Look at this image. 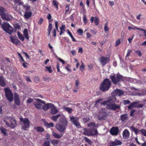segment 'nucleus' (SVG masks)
Here are the masks:
<instances>
[{"label":"nucleus","mask_w":146,"mask_h":146,"mask_svg":"<svg viewBox=\"0 0 146 146\" xmlns=\"http://www.w3.org/2000/svg\"><path fill=\"white\" fill-rule=\"evenodd\" d=\"M116 100V98L115 96H110L107 98V100L104 101L100 104L101 105H106V108L107 109L115 111L120 108V105L115 103Z\"/></svg>","instance_id":"f257e3e1"},{"label":"nucleus","mask_w":146,"mask_h":146,"mask_svg":"<svg viewBox=\"0 0 146 146\" xmlns=\"http://www.w3.org/2000/svg\"><path fill=\"white\" fill-rule=\"evenodd\" d=\"M3 121L7 126L12 129L14 128L17 126L16 120L11 117H6L4 118Z\"/></svg>","instance_id":"f03ea898"},{"label":"nucleus","mask_w":146,"mask_h":146,"mask_svg":"<svg viewBox=\"0 0 146 146\" xmlns=\"http://www.w3.org/2000/svg\"><path fill=\"white\" fill-rule=\"evenodd\" d=\"M111 84V83L110 80L107 78H106L100 84V89L103 92L107 91L110 87Z\"/></svg>","instance_id":"7ed1b4c3"},{"label":"nucleus","mask_w":146,"mask_h":146,"mask_svg":"<svg viewBox=\"0 0 146 146\" xmlns=\"http://www.w3.org/2000/svg\"><path fill=\"white\" fill-rule=\"evenodd\" d=\"M110 78L111 82L114 85L116 84L121 81H123V76L119 74H114L113 75L110 76Z\"/></svg>","instance_id":"20e7f679"},{"label":"nucleus","mask_w":146,"mask_h":146,"mask_svg":"<svg viewBox=\"0 0 146 146\" xmlns=\"http://www.w3.org/2000/svg\"><path fill=\"white\" fill-rule=\"evenodd\" d=\"M51 108L50 113H51L54 114L58 112V111L54 106V104L52 103H47L45 104L42 107L43 109L44 110H47L48 109Z\"/></svg>","instance_id":"39448f33"},{"label":"nucleus","mask_w":146,"mask_h":146,"mask_svg":"<svg viewBox=\"0 0 146 146\" xmlns=\"http://www.w3.org/2000/svg\"><path fill=\"white\" fill-rule=\"evenodd\" d=\"M20 121L21 123V129L24 130H27L30 127V121L28 118H21Z\"/></svg>","instance_id":"423d86ee"},{"label":"nucleus","mask_w":146,"mask_h":146,"mask_svg":"<svg viewBox=\"0 0 146 146\" xmlns=\"http://www.w3.org/2000/svg\"><path fill=\"white\" fill-rule=\"evenodd\" d=\"M1 26L3 30L10 35L13 32V28L8 23L4 22Z\"/></svg>","instance_id":"0eeeda50"},{"label":"nucleus","mask_w":146,"mask_h":146,"mask_svg":"<svg viewBox=\"0 0 146 146\" xmlns=\"http://www.w3.org/2000/svg\"><path fill=\"white\" fill-rule=\"evenodd\" d=\"M83 134L88 136H94L97 135L98 133L96 129L94 130L92 129H86L84 128L83 129Z\"/></svg>","instance_id":"6e6552de"},{"label":"nucleus","mask_w":146,"mask_h":146,"mask_svg":"<svg viewBox=\"0 0 146 146\" xmlns=\"http://www.w3.org/2000/svg\"><path fill=\"white\" fill-rule=\"evenodd\" d=\"M6 10L5 8L2 6H0V15L1 18L3 20L9 21L10 18L8 15L5 13Z\"/></svg>","instance_id":"1a4fd4ad"},{"label":"nucleus","mask_w":146,"mask_h":146,"mask_svg":"<svg viewBox=\"0 0 146 146\" xmlns=\"http://www.w3.org/2000/svg\"><path fill=\"white\" fill-rule=\"evenodd\" d=\"M5 96L7 100L9 102H11L13 99L12 93L11 90L9 88H4Z\"/></svg>","instance_id":"9d476101"},{"label":"nucleus","mask_w":146,"mask_h":146,"mask_svg":"<svg viewBox=\"0 0 146 146\" xmlns=\"http://www.w3.org/2000/svg\"><path fill=\"white\" fill-rule=\"evenodd\" d=\"M110 61L109 58L102 56L100 58V61L101 65L104 66Z\"/></svg>","instance_id":"9b49d317"},{"label":"nucleus","mask_w":146,"mask_h":146,"mask_svg":"<svg viewBox=\"0 0 146 146\" xmlns=\"http://www.w3.org/2000/svg\"><path fill=\"white\" fill-rule=\"evenodd\" d=\"M55 127L58 131L61 132L64 131L66 129V126L59 123L56 124Z\"/></svg>","instance_id":"f8f14e48"},{"label":"nucleus","mask_w":146,"mask_h":146,"mask_svg":"<svg viewBox=\"0 0 146 146\" xmlns=\"http://www.w3.org/2000/svg\"><path fill=\"white\" fill-rule=\"evenodd\" d=\"M122 142L120 140L115 139L114 141H112L109 143V146H117L121 145Z\"/></svg>","instance_id":"ddd939ff"},{"label":"nucleus","mask_w":146,"mask_h":146,"mask_svg":"<svg viewBox=\"0 0 146 146\" xmlns=\"http://www.w3.org/2000/svg\"><path fill=\"white\" fill-rule=\"evenodd\" d=\"M119 132V129L117 127H113L110 129V133L113 135H117Z\"/></svg>","instance_id":"4468645a"},{"label":"nucleus","mask_w":146,"mask_h":146,"mask_svg":"<svg viewBox=\"0 0 146 146\" xmlns=\"http://www.w3.org/2000/svg\"><path fill=\"white\" fill-rule=\"evenodd\" d=\"M140 102V101H138L136 102H134L131 103V104L132 105L133 108H138L143 107L144 106L143 104H139V103Z\"/></svg>","instance_id":"2eb2a0df"},{"label":"nucleus","mask_w":146,"mask_h":146,"mask_svg":"<svg viewBox=\"0 0 146 146\" xmlns=\"http://www.w3.org/2000/svg\"><path fill=\"white\" fill-rule=\"evenodd\" d=\"M113 94L114 95L117 96H121L124 94V92L120 89L116 88L113 92Z\"/></svg>","instance_id":"dca6fc26"},{"label":"nucleus","mask_w":146,"mask_h":146,"mask_svg":"<svg viewBox=\"0 0 146 146\" xmlns=\"http://www.w3.org/2000/svg\"><path fill=\"white\" fill-rule=\"evenodd\" d=\"M60 123L62 125L67 126L68 124V121L65 117H60L59 119Z\"/></svg>","instance_id":"f3484780"},{"label":"nucleus","mask_w":146,"mask_h":146,"mask_svg":"<svg viewBox=\"0 0 146 146\" xmlns=\"http://www.w3.org/2000/svg\"><path fill=\"white\" fill-rule=\"evenodd\" d=\"M122 135L124 139H127L130 135V133L129 131L126 129H125L123 132Z\"/></svg>","instance_id":"a211bd4d"},{"label":"nucleus","mask_w":146,"mask_h":146,"mask_svg":"<svg viewBox=\"0 0 146 146\" xmlns=\"http://www.w3.org/2000/svg\"><path fill=\"white\" fill-rule=\"evenodd\" d=\"M9 38L11 42L17 45L20 42V41L18 40V39L17 38H16L15 37H13L12 36H11Z\"/></svg>","instance_id":"6ab92c4d"},{"label":"nucleus","mask_w":146,"mask_h":146,"mask_svg":"<svg viewBox=\"0 0 146 146\" xmlns=\"http://www.w3.org/2000/svg\"><path fill=\"white\" fill-rule=\"evenodd\" d=\"M14 102L15 104L19 106L20 104V102L18 94L16 93H14Z\"/></svg>","instance_id":"aec40b11"},{"label":"nucleus","mask_w":146,"mask_h":146,"mask_svg":"<svg viewBox=\"0 0 146 146\" xmlns=\"http://www.w3.org/2000/svg\"><path fill=\"white\" fill-rule=\"evenodd\" d=\"M128 115L127 113H125L121 115L120 119L122 122H124L128 119Z\"/></svg>","instance_id":"412c9836"},{"label":"nucleus","mask_w":146,"mask_h":146,"mask_svg":"<svg viewBox=\"0 0 146 146\" xmlns=\"http://www.w3.org/2000/svg\"><path fill=\"white\" fill-rule=\"evenodd\" d=\"M0 85L3 87H5L6 86L5 78L3 76L0 77Z\"/></svg>","instance_id":"4be33fe9"},{"label":"nucleus","mask_w":146,"mask_h":146,"mask_svg":"<svg viewBox=\"0 0 146 146\" xmlns=\"http://www.w3.org/2000/svg\"><path fill=\"white\" fill-rule=\"evenodd\" d=\"M106 114L104 112L102 113H100L97 116V118L99 120H102L105 119V118L106 117Z\"/></svg>","instance_id":"5701e85b"},{"label":"nucleus","mask_w":146,"mask_h":146,"mask_svg":"<svg viewBox=\"0 0 146 146\" xmlns=\"http://www.w3.org/2000/svg\"><path fill=\"white\" fill-rule=\"evenodd\" d=\"M23 9H25V12H29L30 11V6L28 4H26L24 5L23 3V5H22Z\"/></svg>","instance_id":"b1692460"},{"label":"nucleus","mask_w":146,"mask_h":146,"mask_svg":"<svg viewBox=\"0 0 146 146\" xmlns=\"http://www.w3.org/2000/svg\"><path fill=\"white\" fill-rule=\"evenodd\" d=\"M32 15V13L31 12H25L24 15V17L25 19H28Z\"/></svg>","instance_id":"393cba45"},{"label":"nucleus","mask_w":146,"mask_h":146,"mask_svg":"<svg viewBox=\"0 0 146 146\" xmlns=\"http://www.w3.org/2000/svg\"><path fill=\"white\" fill-rule=\"evenodd\" d=\"M52 134L53 136L56 139H60L61 138L63 135V134H61L60 135H59L54 131L52 132Z\"/></svg>","instance_id":"a878e982"},{"label":"nucleus","mask_w":146,"mask_h":146,"mask_svg":"<svg viewBox=\"0 0 146 146\" xmlns=\"http://www.w3.org/2000/svg\"><path fill=\"white\" fill-rule=\"evenodd\" d=\"M44 123V125L47 128L53 127L54 126V124L53 123L50 122V123H48L45 121Z\"/></svg>","instance_id":"bb28decb"},{"label":"nucleus","mask_w":146,"mask_h":146,"mask_svg":"<svg viewBox=\"0 0 146 146\" xmlns=\"http://www.w3.org/2000/svg\"><path fill=\"white\" fill-rule=\"evenodd\" d=\"M70 120L72 123L73 124L75 123L78 121V118L77 117H72L70 118Z\"/></svg>","instance_id":"cd10ccee"},{"label":"nucleus","mask_w":146,"mask_h":146,"mask_svg":"<svg viewBox=\"0 0 146 146\" xmlns=\"http://www.w3.org/2000/svg\"><path fill=\"white\" fill-rule=\"evenodd\" d=\"M34 105L36 108L39 109H41L42 107V104L38 102H35Z\"/></svg>","instance_id":"c85d7f7f"},{"label":"nucleus","mask_w":146,"mask_h":146,"mask_svg":"<svg viewBox=\"0 0 146 146\" xmlns=\"http://www.w3.org/2000/svg\"><path fill=\"white\" fill-rule=\"evenodd\" d=\"M20 5L19 4L17 5V4L14 3V5L13 6V8L15 11H19V10Z\"/></svg>","instance_id":"c756f323"},{"label":"nucleus","mask_w":146,"mask_h":146,"mask_svg":"<svg viewBox=\"0 0 146 146\" xmlns=\"http://www.w3.org/2000/svg\"><path fill=\"white\" fill-rule=\"evenodd\" d=\"M59 142V141L57 140L52 139L51 140V143L54 146H56Z\"/></svg>","instance_id":"7c9ffc66"},{"label":"nucleus","mask_w":146,"mask_h":146,"mask_svg":"<svg viewBox=\"0 0 146 146\" xmlns=\"http://www.w3.org/2000/svg\"><path fill=\"white\" fill-rule=\"evenodd\" d=\"M61 116L60 115L58 114H57L56 115L52 116L51 117V119H52L54 121H56L58 118Z\"/></svg>","instance_id":"2f4dec72"},{"label":"nucleus","mask_w":146,"mask_h":146,"mask_svg":"<svg viewBox=\"0 0 146 146\" xmlns=\"http://www.w3.org/2000/svg\"><path fill=\"white\" fill-rule=\"evenodd\" d=\"M17 35L19 38L20 40H21L22 41L24 40L25 38L23 35L20 32H18L17 33Z\"/></svg>","instance_id":"473e14b6"},{"label":"nucleus","mask_w":146,"mask_h":146,"mask_svg":"<svg viewBox=\"0 0 146 146\" xmlns=\"http://www.w3.org/2000/svg\"><path fill=\"white\" fill-rule=\"evenodd\" d=\"M52 4L56 9H58V3L56 0H53Z\"/></svg>","instance_id":"72a5a7b5"},{"label":"nucleus","mask_w":146,"mask_h":146,"mask_svg":"<svg viewBox=\"0 0 146 146\" xmlns=\"http://www.w3.org/2000/svg\"><path fill=\"white\" fill-rule=\"evenodd\" d=\"M36 129L37 131L39 132H42L44 131V129L41 127H37L35 128Z\"/></svg>","instance_id":"f704fd0d"},{"label":"nucleus","mask_w":146,"mask_h":146,"mask_svg":"<svg viewBox=\"0 0 146 146\" xmlns=\"http://www.w3.org/2000/svg\"><path fill=\"white\" fill-rule=\"evenodd\" d=\"M23 33L26 38L27 40L29 39V36L28 35V31L27 29H25Z\"/></svg>","instance_id":"c9c22d12"},{"label":"nucleus","mask_w":146,"mask_h":146,"mask_svg":"<svg viewBox=\"0 0 146 146\" xmlns=\"http://www.w3.org/2000/svg\"><path fill=\"white\" fill-rule=\"evenodd\" d=\"M52 24L50 23H49V26L48 27V36L50 35V32L51 30H52Z\"/></svg>","instance_id":"e433bc0d"},{"label":"nucleus","mask_w":146,"mask_h":146,"mask_svg":"<svg viewBox=\"0 0 146 146\" xmlns=\"http://www.w3.org/2000/svg\"><path fill=\"white\" fill-rule=\"evenodd\" d=\"M67 31L68 34L70 35V36L71 38L72 41L74 42H76V40L74 38L70 31L68 29L67 30Z\"/></svg>","instance_id":"4c0bfd02"},{"label":"nucleus","mask_w":146,"mask_h":146,"mask_svg":"<svg viewBox=\"0 0 146 146\" xmlns=\"http://www.w3.org/2000/svg\"><path fill=\"white\" fill-rule=\"evenodd\" d=\"M94 23L96 26H98L99 24V19L98 17H94Z\"/></svg>","instance_id":"58836bf2"},{"label":"nucleus","mask_w":146,"mask_h":146,"mask_svg":"<svg viewBox=\"0 0 146 146\" xmlns=\"http://www.w3.org/2000/svg\"><path fill=\"white\" fill-rule=\"evenodd\" d=\"M14 3L15 4H18L19 5H23V3L21 0H14Z\"/></svg>","instance_id":"ea45409f"},{"label":"nucleus","mask_w":146,"mask_h":146,"mask_svg":"<svg viewBox=\"0 0 146 146\" xmlns=\"http://www.w3.org/2000/svg\"><path fill=\"white\" fill-rule=\"evenodd\" d=\"M130 129H132V131H134L136 135H137L139 131L137 129L135 128L133 126H131L130 128Z\"/></svg>","instance_id":"a19ab883"},{"label":"nucleus","mask_w":146,"mask_h":146,"mask_svg":"<svg viewBox=\"0 0 146 146\" xmlns=\"http://www.w3.org/2000/svg\"><path fill=\"white\" fill-rule=\"evenodd\" d=\"M84 138V140L87 143L90 145H91L92 144V142L91 140L89 139L86 137H85Z\"/></svg>","instance_id":"79ce46f5"},{"label":"nucleus","mask_w":146,"mask_h":146,"mask_svg":"<svg viewBox=\"0 0 146 146\" xmlns=\"http://www.w3.org/2000/svg\"><path fill=\"white\" fill-rule=\"evenodd\" d=\"M64 110L66 111H68L69 113H70L72 112V109L68 107H65L64 108Z\"/></svg>","instance_id":"37998d69"},{"label":"nucleus","mask_w":146,"mask_h":146,"mask_svg":"<svg viewBox=\"0 0 146 146\" xmlns=\"http://www.w3.org/2000/svg\"><path fill=\"white\" fill-rule=\"evenodd\" d=\"M42 146H50V141L48 140L45 141L43 143Z\"/></svg>","instance_id":"c03bdc74"},{"label":"nucleus","mask_w":146,"mask_h":146,"mask_svg":"<svg viewBox=\"0 0 146 146\" xmlns=\"http://www.w3.org/2000/svg\"><path fill=\"white\" fill-rule=\"evenodd\" d=\"M1 133L3 134L4 136L7 135V133L6 132V130L4 128H2L1 129Z\"/></svg>","instance_id":"a18cd8bd"},{"label":"nucleus","mask_w":146,"mask_h":146,"mask_svg":"<svg viewBox=\"0 0 146 146\" xmlns=\"http://www.w3.org/2000/svg\"><path fill=\"white\" fill-rule=\"evenodd\" d=\"M88 127H92L93 128L95 127H96V125L94 122L88 124Z\"/></svg>","instance_id":"49530a36"},{"label":"nucleus","mask_w":146,"mask_h":146,"mask_svg":"<svg viewBox=\"0 0 146 146\" xmlns=\"http://www.w3.org/2000/svg\"><path fill=\"white\" fill-rule=\"evenodd\" d=\"M108 23H106L105 24L104 29V31L106 32L108 31L109 30V28L108 26Z\"/></svg>","instance_id":"de8ad7c7"},{"label":"nucleus","mask_w":146,"mask_h":146,"mask_svg":"<svg viewBox=\"0 0 146 146\" xmlns=\"http://www.w3.org/2000/svg\"><path fill=\"white\" fill-rule=\"evenodd\" d=\"M135 28L137 29L138 30H139L141 31H143L144 32V35L146 37V30L143 29L139 28L137 27H135Z\"/></svg>","instance_id":"09e8293b"},{"label":"nucleus","mask_w":146,"mask_h":146,"mask_svg":"<svg viewBox=\"0 0 146 146\" xmlns=\"http://www.w3.org/2000/svg\"><path fill=\"white\" fill-rule=\"evenodd\" d=\"M77 32L80 35L82 36L83 35V31L81 29H78L77 30Z\"/></svg>","instance_id":"8fccbe9b"},{"label":"nucleus","mask_w":146,"mask_h":146,"mask_svg":"<svg viewBox=\"0 0 146 146\" xmlns=\"http://www.w3.org/2000/svg\"><path fill=\"white\" fill-rule=\"evenodd\" d=\"M74 124L77 128H80L81 127L80 123L78 122V121L75 123H74V124Z\"/></svg>","instance_id":"3c124183"},{"label":"nucleus","mask_w":146,"mask_h":146,"mask_svg":"<svg viewBox=\"0 0 146 146\" xmlns=\"http://www.w3.org/2000/svg\"><path fill=\"white\" fill-rule=\"evenodd\" d=\"M121 43V41L120 39H119L118 40H117L115 42V47L117 46H118Z\"/></svg>","instance_id":"603ef678"},{"label":"nucleus","mask_w":146,"mask_h":146,"mask_svg":"<svg viewBox=\"0 0 146 146\" xmlns=\"http://www.w3.org/2000/svg\"><path fill=\"white\" fill-rule=\"evenodd\" d=\"M44 20L42 18H41L40 19L39 21L38 22V25H41L42 23V22Z\"/></svg>","instance_id":"864d4df0"},{"label":"nucleus","mask_w":146,"mask_h":146,"mask_svg":"<svg viewBox=\"0 0 146 146\" xmlns=\"http://www.w3.org/2000/svg\"><path fill=\"white\" fill-rule=\"evenodd\" d=\"M141 132L143 135L146 137V130L144 129H142Z\"/></svg>","instance_id":"5fc2aeb1"},{"label":"nucleus","mask_w":146,"mask_h":146,"mask_svg":"<svg viewBox=\"0 0 146 146\" xmlns=\"http://www.w3.org/2000/svg\"><path fill=\"white\" fill-rule=\"evenodd\" d=\"M84 67L85 66L84 64V63L82 62V64L80 66V70H81L82 72V71L84 70Z\"/></svg>","instance_id":"6e6d98bb"},{"label":"nucleus","mask_w":146,"mask_h":146,"mask_svg":"<svg viewBox=\"0 0 146 146\" xmlns=\"http://www.w3.org/2000/svg\"><path fill=\"white\" fill-rule=\"evenodd\" d=\"M70 5H66V6L65 13H67L69 10Z\"/></svg>","instance_id":"4d7b16f0"},{"label":"nucleus","mask_w":146,"mask_h":146,"mask_svg":"<svg viewBox=\"0 0 146 146\" xmlns=\"http://www.w3.org/2000/svg\"><path fill=\"white\" fill-rule=\"evenodd\" d=\"M83 120L86 123L90 120V118L89 117H86L83 119Z\"/></svg>","instance_id":"13d9d810"},{"label":"nucleus","mask_w":146,"mask_h":146,"mask_svg":"<svg viewBox=\"0 0 146 146\" xmlns=\"http://www.w3.org/2000/svg\"><path fill=\"white\" fill-rule=\"evenodd\" d=\"M33 101V100L31 98H29L27 100V103H30Z\"/></svg>","instance_id":"bf43d9fd"},{"label":"nucleus","mask_w":146,"mask_h":146,"mask_svg":"<svg viewBox=\"0 0 146 146\" xmlns=\"http://www.w3.org/2000/svg\"><path fill=\"white\" fill-rule=\"evenodd\" d=\"M123 104L125 105L127 104H129L130 103V101L129 100H123Z\"/></svg>","instance_id":"052dcab7"},{"label":"nucleus","mask_w":146,"mask_h":146,"mask_svg":"<svg viewBox=\"0 0 146 146\" xmlns=\"http://www.w3.org/2000/svg\"><path fill=\"white\" fill-rule=\"evenodd\" d=\"M88 69L89 70H92L93 68V65L92 64H90L88 65Z\"/></svg>","instance_id":"680f3d73"},{"label":"nucleus","mask_w":146,"mask_h":146,"mask_svg":"<svg viewBox=\"0 0 146 146\" xmlns=\"http://www.w3.org/2000/svg\"><path fill=\"white\" fill-rule=\"evenodd\" d=\"M136 110L135 109H133L131 111V112L130 115L131 116H134V113L135 112Z\"/></svg>","instance_id":"e2e57ef3"},{"label":"nucleus","mask_w":146,"mask_h":146,"mask_svg":"<svg viewBox=\"0 0 146 146\" xmlns=\"http://www.w3.org/2000/svg\"><path fill=\"white\" fill-rule=\"evenodd\" d=\"M45 68L46 69H47V70L49 72V73H51L52 72V71L50 66L48 67L47 66H46Z\"/></svg>","instance_id":"0e129e2a"},{"label":"nucleus","mask_w":146,"mask_h":146,"mask_svg":"<svg viewBox=\"0 0 146 146\" xmlns=\"http://www.w3.org/2000/svg\"><path fill=\"white\" fill-rule=\"evenodd\" d=\"M65 26L64 25H62L61 27L60 28V31H65Z\"/></svg>","instance_id":"69168bd1"},{"label":"nucleus","mask_w":146,"mask_h":146,"mask_svg":"<svg viewBox=\"0 0 146 146\" xmlns=\"http://www.w3.org/2000/svg\"><path fill=\"white\" fill-rule=\"evenodd\" d=\"M40 78L38 76H35L34 78V81L36 82H38Z\"/></svg>","instance_id":"338daca9"},{"label":"nucleus","mask_w":146,"mask_h":146,"mask_svg":"<svg viewBox=\"0 0 146 146\" xmlns=\"http://www.w3.org/2000/svg\"><path fill=\"white\" fill-rule=\"evenodd\" d=\"M83 21L84 23L85 24H86L87 23V20L86 18V15L84 16L83 17Z\"/></svg>","instance_id":"774afa93"}]
</instances>
